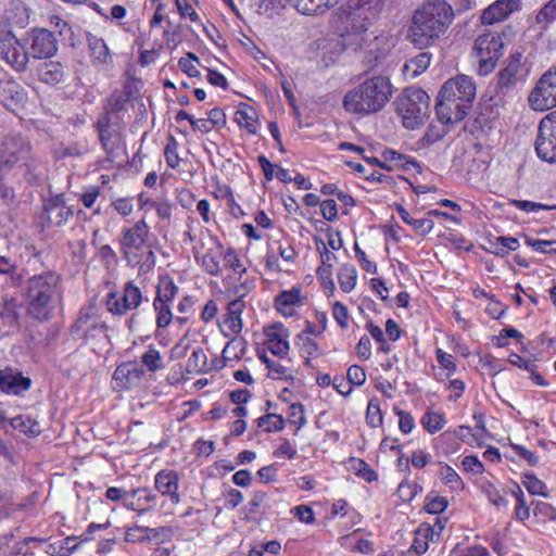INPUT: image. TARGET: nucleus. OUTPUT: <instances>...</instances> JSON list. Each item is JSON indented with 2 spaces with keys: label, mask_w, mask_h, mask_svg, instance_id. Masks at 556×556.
I'll return each instance as SVG.
<instances>
[{
  "label": "nucleus",
  "mask_w": 556,
  "mask_h": 556,
  "mask_svg": "<svg viewBox=\"0 0 556 556\" xmlns=\"http://www.w3.org/2000/svg\"><path fill=\"white\" fill-rule=\"evenodd\" d=\"M22 298L28 318L39 323L51 320L63 298L61 276L48 270L29 277L22 288Z\"/></svg>",
  "instance_id": "nucleus-1"
},
{
  "label": "nucleus",
  "mask_w": 556,
  "mask_h": 556,
  "mask_svg": "<svg viewBox=\"0 0 556 556\" xmlns=\"http://www.w3.org/2000/svg\"><path fill=\"white\" fill-rule=\"evenodd\" d=\"M454 18L452 7L443 0L429 1L417 9L408 30L410 43L418 49L433 46Z\"/></svg>",
  "instance_id": "nucleus-2"
},
{
  "label": "nucleus",
  "mask_w": 556,
  "mask_h": 556,
  "mask_svg": "<svg viewBox=\"0 0 556 556\" xmlns=\"http://www.w3.org/2000/svg\"><path fill=\"white\" fill-rule=\"evenodd\" d=\"M39 162L31 154L30 143L20 134H10L0 143V180L11 175L14 179L38 182Z\"/></svg>",
  "instance_id": "nucleus-3"
},
{
  "label": "nucleus",
  "mask_w": 556,
  "mask_h": 556,
  "mask_svg": "<svg viewBox=\"0 0 556 556\" xmlns=\"http://www.w3.org/2000/svg\"><path fill=\"white\" fill-rule=\"evenodd\" d=\"M382 0H351L340 15L337 31L345 50L357 52L363 36L370 33L369 27L379 15Z\"/></svg>",
  "instance_id": "nucleus-4"
},
{
  "label": "nucleus",
  "mask_w": 556,
  "mask_h": 556,
  "mask_svg": "<svg viewBox=\"0 0 556 556\" xmlns=\"http://www.w3.org/2000/svg\"><path fill=\"white\" fill-rule=\"evenodd\" d=\"M391 97L390 79L381 75L372 76L345 93L343 106L350 113L365 116L381 111Z\"/></svg>",
  "instance_id": "nucleus-5"
},
{
  "label": "nucleus",
  "mask_w": 556,
  "mask_h": 556,
  "mask_svg": "<svg viewBox=\"0 0 556 556\" xmlns=\"http://www.w3.org/2000/svg\"><path fill=\"white\" fill-rule=\"evenodd\" d=\"M429 100L427 92L418 87H408L396 98L395 110L405 128L415 129L422 124L429 111Z\"/></svg>",
  "instance_id": "nucleus-6"
},
{
  "label": "nucleus",
  "mask_w": 556,
  "mask_h": 556,
  "mask_svg": "<svg viewBox=\"0 0 556 556\" xmlns=\"http://www.w3.org/2000/svg\"><path fill=\"white\" fill-rule=\"evenodd\" d=\"M106 325L98 315L96 305L90 304L79 309L76 319L70 327V334L75 341L85 344L93 343L106 337Z\"/></svg>",
  "instance_id": "nucleus-7"
},
{
  "label": "nucleus",
  "mask_w": 556,
  "mask_h": 556,
  "mask_svg": "<svg viewBox=\"0 0 556 556\" xmlns=\"http://www.w3.org/2000/svg\"><path fill=\"white\" fill-rule=\"evenodd\" d=\"M503 47L502 38L496 33L482 34L476 39L473 51L478 60V73L481 76L489 75L495 68L503 54Z\"/></svg>",
  "instance_id": "nucleus-8"
},
{
  "label": "nucleus",
  "mask_w": 556,
  "mask_h": 556,
  "mask_svg": "<svg viewBox=\"0 0 556 556\" xmlns=\"http://www.w3.org/2000/svg\"><path fill=\"white\" fill-rule=\"evenodd\" d=\"M148 237L149 227L144 220H138L132 227L123 229L121 248L128 265L136 266L141 263V251Z\"/></svg>",
  "instance_id": "nucleus-9"
},
{
  "label": "nucleus",
  "mask_w": 556,
  "mask_h": 556,
  "mask_svg": "<svg viewBox=\"0 0 556 556\" xmlns=\"http://www.w3.org/2000/svg\"><path fill=\"white\" fill-rule=\"evenodd\" d=\"M528 101L533 110L540 112L556 106V67H551L541 76Z\"/></svg>",
  "instance_id": "nucleus-10"
},
{
  "label": "nucleus",
  "mask_w": 556,
  "mask_h": 556,
  "mask_svg": "<svg viewBox=\"0 0 556 556\" xmlns=\"http://www.w3.org/2000/svg\"><path fill=\"white\" fill-rule=\"evenodd\" d=\"M143 301L142 292L132 281L125 283L123 292H110L105 299L108 311L113 315H125L139 307Z\"/></svg>",
  "instance_id": "nucleus-11"
},
{
  "label": "nucleus",
  "mask_w": 556,
  "mask_h": 556,
  "mask_svg": "<svg viewBox=\"0 0 556 556\" xmlns=\"http://www.w3.org/2000/svg\"><path fill=\"white\" fill-rule=\"evenodd\" d=\"M535 150L543 161L556 163V111L541 121Z\"/></svg>",
  "instance_id": "nucleus-12"
},
{
  "label": "nucleus",
  "mask_w": 556,
  "mask_h": 556,
  "mask_svg": "<svg viewBox=\"0 0 556 556\" xmlns=\"http://www.w3.org/2000/svg\"><path fill=\"white\" fill-rule=\"evenodd\" d=\"M179 482V475L175 470H161L155 476L154 485L156 491L169 498V503L161 504V510L165 515H174V507L181 501L178 493Z\"/></svg>",
  "instance_id": "nucleus-13"
},
{
  "label": "nucleus",
  "mask_w": 556,
  "mask_h": 556,
  "mask_svg": "<svg viewBox=\"0 0 556 556\" xmlns=\"http://www.w3.org/2000/svg\"><path fill=\"white\" fill-rule=\"evenodd\" d=\"M24 41L33 59L52 58L58 51L54 34L46 28L34 29Z\"/></svg>",
  "instance_id": "nucleus-14"
},
{
  "label": "nucleus",
  "mask_w": 556,
  "mask_h": 556,
  "mask_svg": "<svg viewBox=\"0 0 556 556\" xmlns=\"http://www.w3.org/2000/svg\"><path fill=\"white\" fill-rule=\"evenodd\" d=\"M439 94L455 98V101L472 106L476 98V85L471 77L459 75L445 81Z\"/></svg>",
  "instance_id": "nucleus-15"
},
{
  "label": "nucleus",
  "mask_w": 556,
  "mask_h": 556,
  "mask_svg": "<svg viewBox=\"0 0 556 556\" xmlns=\"http://www.w3.org/2000/svg\"><path fill=\"white\" fill-rule=\"evenodd\" d=\"M472 106L455 101V98H446L439 94L435 112L439 121L446 124H454L463 121Z\"/></svg>",
  "instance_id": "nucleus-16"
},
{
  "label": "nucleus",
  "mask_w": 556,
  "mask_h": 556,
  "mask_svg": "<svg viewBox=\"0 0 556 556\" xmlns=\"http://www.w3.org/2000/svg\"><path fill=\"white\" fill-rule=\"evenodd\" d=\"M521 59V53L510 55L504 68L498 72L495 86L497 94L506 96L520 80Z\"/></svg>",
  "instance_id": "nucleus-17"
},
{
  "label": "nucleus",
  "mask_w": 556,
  "mask_h": 556,
  "mask_svg": "<svg viewBox=\"0 0 556 556\" xmlns=\"http://www.w3.org/2000/svg\"><path fill=\"white\" fill-rule=\"evenodd\" d=\"M25 42L22 43L17 38L8 42L5 46H0L1 59L16 72L23 73L27 70L29 59L28 47L25 48Z\"/></svg>",
  "instance_id": "nucleus-18"
},
{
  "label": "nucleus",
  "mask_w": 556,
  "mask_h": 556,
  "mask_svg": "<svg viewBox=\"0 0 556 556\" xmlns=\"http://www.w3.org/2000/svg\"><path fill=\"white\" fill-rule=\"evenodd\" d=\"M97 128L103 150L109 155H113L119 149L122 142L117 125L112 124L109 115L105 114L98 119Z\"/></svg>",
  "instance_id": "nucleus-19"
},
{
  "label": "nucleus",
  "mask_w": 556,
  "mask_h": 556,
  "mask_svg": "<svg viewBox=\"0 0 556 556\" xmlns=\"http://www.w3.org/2000/svg\"><path fill=\"white\" fill-rule=\"evenodd\" d=\"M144 370L139 365L127 362L118 365L113 374L116 386L121 389H131L140 384Z\"/></svg>",
  "instance_id": "nucleus-20"
},
{
  "label": "nucleus",
  "mask_w": 556,
  "mask_h": 556,
  "mask_svg": "<svg viewBox=\"0 0 556 556\" xmlns=\"http://www.w3.org/2000/svg\"><path fill=\"white\" fill-rule=\"evenodd\" d=\"M365 40L359 42L358 51L365 53V62L369 65L381 59L388 51L387 37L384 35H377L370 31L363 36Z\"/></svg>",
  "instance_id": "nucleus-21"
},
{
  "label": "nucleus",
  "mask_w": 556,
  "mask_h": 556,
  "mask_svg": "<svg viewBox=\"0 0 556 556\" xmlns=\"http://www.w3.org/2000/svg\"><path fill=\"white\" fill-rule=\"evenodd\" d=\"M30 384V379L24 377L18 369L7 367L0 370V389L5 393L18 395L28 390Z\"/></svg>",
  "instance_id": "nucleus-22"
},
{
  "label": "nucleus",
  "mask_w": 556,
  "mask_h": 556,
  "mask_svg": "<svg viewBox=\"0 0 556 556\" xmlns=\"http://www.w3.org/2000/svg\"><path fill=\"white\" fill-rule=\"evenodd\" d=\"M26 100L25 89L15 80H0V102L8 109L22 104Z\"/></svg>",
  "instance_id": "nucleus-23"
},
{
  "label": "nucleus",
  "mask_w": 556,
  "mask_h": 556,
  "mask_svg": "<svg viewBox=\"0 0 556 556\" xmlns=\"http://www.w3.org/2000/svg\"><path fill=\"white\" fill-rule=\"evenodd\" d=\"M244 302L241 299H236L228 304L226 318L224 320L227 331H224L225 337L236 336L241 332L243 324L241 314L244 309Z\"/></svg>",
  "instance_id": "nucleus-24"
},
{
  "label": "nucleus",
  "mask_w": 556,
  "mask_h": 556,
  "mask_svg": "<svg viewBox=\"0 0 556 556\" xmlns=\"http://www.w3.org/2000/svg\"><path fill=\"white\" fill-rule=\"evenodd\" d=\"M519 0H497L483 11L482 21L493 24L518 9Z\"/></svg>",
  "instance_id": "nucleus-25"
},
{
  "label": "nucleus",
  "mask_w": 556,
  "mask_h": 556,
  "mask_svg": "<svg viewBox=\"0 0 556 556\" xmlns=\"http://www.w3.org/2000/svg\"><path fill=\"white\" fill-rule=\"evenodd\" d=\"M16 17L13 10H7L3 15H0V46H5L16 38L13 33V27H25L27 21L25 17Z\"/></svg>",
  "instance_id": "nucleus-26"
},
{
  "label": "nucleus",
  "mask_w": 556,
  "mask_h": 556,
  "mask_svg": "<svg viewBox=\"0 0 556 556\" xmlns=\"http://www.w3.org/2000/svg\"><path fill=\"white\" fill-rule=\"evenodd\" d=\"M45 215L48 226H62L73 215V212L60 200H50L45 205Z\"/></svg>",
  "instance_id": "nucleus-27"
},
{
  "label": "nucleus",
  "mask_w": 556,
  "mask_h": 556,
  "mask_svg": "<svg viewBox=\"0 0 556 556\" xmlns=\"http://www.w3.org/2000/svg\"><path fill=\"white\" fill-rule=\"evenodd\" d=\"M340 0H295V9L303 15H323Z\"/></svg>",
  "instance_id": "nucleus-28"
},
{
  "label": "nucleus",
  "mask_w": 556,
  "mask_h": 556,
  "mask_svg": "<svg viewBox=\"0 0 556 556\" xmlns=\"http://www.w3.org/2000/svg\"><path fill=\"white\" fill-rule=\"evenodd\" d=\"M38 76L41 81L48 85H58L65 78V70L61 62H45L38 68Z\"/></svg>",
  "instance_id": "nucleus-29"
},
{
  "label": "nucleus",
  "mask_w": 556,
  "mask_h": 556,
  "mask_svg": "<svg viewBox=\"0 0 556 556\" xmlns=\"http://www.w3.org/2000/svg\"><path fill=\"white\" fill-rule=\"evenodd\" d=\"M88 47L90 51V55L93 59V62L100 65L109 64L111 62L110 50L105 43V41L96 36L89 34L87 36Z\"/></svg>",
  "instance_id": "nucleus-30"
},
{
  "label": "nucleus",
  "mask_w": 556,
  "mask_h": 556,
  "mask_svg": "<svg viewBox=\"0 0 556 556\" xmlns=\"http://www.w3.org/2000/svg\"><path fill=\"white\" fill-rule=\"evenodd\" d=\"M300 303V290L282 291L275 299L276 308L285 316L293 315V306Z\"/></svg>",
  "instance_id": "nucleus-31"
},
{
  "label": "nucleus",
  "mask_w": 556,
  "mask_h": 556,
  "mask_svg": "<svg viewBox=\"0 0 556 556\" xmlns=\"http://www.w3.org/2000/svg\"><path fill=\"white\" fill-rule=\"evenodd\" d=\"M397 213L401 219L412 226V228L419 235H428L432 231L434 223L430 218H414L409 216V213L402 206L399 205Z\"/></svg>",
  "instance_id": "nucleus-32"
},
{
  "label": "nucleus",
  "mask_w": 556,
  "mask_h": 556,
  "mask_svg": "<svg viewBox=\"0 0 556 556\" xmlns=\"http://www.w3.org/2000/svg\"><path fill=\"white\" fill-rule=\"evenodd\" d=\"M235 121L241 128H245L250 134H256L255 112L251 106L243 104L236 112Z\"/></svg>",
  "instance_id": "nucleus-33"
},
{
  "label": "nucleus",
  "mask_w": 556,
  "mask_h": 556,
  "mask_svg": "<svg viewBox=\"0 0 556 556\" xmlns=\"http://www.w3.org/2000/svg\"><path fill=\"white\" fill-rule=\"evenodd\" d=\"M357 271L352 265H342L338 273V280L343 292H351L356 286Z\"/></svg>",
  "instance_id": "nucleus-34"
},
{
  "label": "nucleus",
  "mask_w": 556,
  "mask_h": 556,
  "mask_svg": "<svg viewBox=\"0 0 556 556\" xmlns=\"http://www.w3.org/2000/svg\"><path fill=\"white\" fill-rule=\"evenodd\" d=\"M248 342L243 338H232L223 350L224 359H241L245 353Z\"/></svg>",
  "instance_id": "nucleus-35"
},
{
  "label": "nucleus",
  "mask_w": 556,
  "mask_h": 556,
  "mask_svg": "<svg viewBox=\"0 0 556 556\" xmlns=\"http://www.w3.org/2000/svg\"><path fill=\"white\" fill-rule=\"evenodd\" d=\"M207 365V357L201 348H197L189 356L186 370L188 374H200L205 370Z\"/></svg>",
  "instance_id": "nucleus-36"
},
{
  "label": "nucleus",
  "mask_w": 556,
  "mask_h": 556,
  "mask_svg": "<svg viewBox=\"0 0 556 556\" xmlns=\"http://www.w3.org/2000/svg\"><path fill=\"white\" fill-rule=\"evenodd\" d=\"M554 21H556V0H549L538 12L535 22L540 25L541 30H545Z\"/></svg>",
  "instance_id": "nucleus-37"
},
{
  "label": "nucleus",
  "mask_w": 556,
  "mask_h": 556,
  "mask_svg": "<svg viewBox=\"0 0 556 556\" xmlns=\"http://www.w3.org/2000/svg\"><path fill=\"white\" fill-rule=\"evenodd\" d=\"M11 425L14 429L20 430L28 437H36L41 432L38 421L33 420L29 417H15L11 420Z\"/></svg>",
  "instance_id": "nucleus-38"
},
{
  "label": "nucleus",
  "mask_w": 556,
  "mask_h": 556,
  "mask_svg": "<svg viewBox=\"0 0 556 556\" xmlns=\"http://www.w3.org/2000/svg\"><path fill=\"white\" fill-rule=\"evenodd\" d=\"M258 357L262 361V363L265 364L266 367L268 368V370H269L268 377H270L273 379H288V378H292L289 369L286 366L277 363V362L271 361L265 354V352L260 353Z\"/></svg>",
  "instance_id": "nucleus-39"
},
{
  "label": "nucleus",
  "mask_w": 556,
  "mask_h": 556,
  "mask_svg": "<svg viewBox=\"0 0 556 556\" xmlns=\"http://www.w3.org/2000/svg\"><path fill=\"white\" fill-rule=\"evenodd\" d=\"M178 291L173 280H162L157 287L154 302L169 304Z\"/></svg>",
  "instance_id": "nucleus-40"
},
{
  "label": "nucleus",
  "mask_w": 556,
  "mask_h": 556,
  "mask_svg": "<svg viewBox=\"0 0 556 556\" xmlns=\"http://www.w3.org/2000/svg\"><path fill=\"white\" fill-rule=\"evenodd\" d=\"M421 424L427 431L430 433H435L445 425V418L442 414L428 412L421 418Z\"/></svg>",
  "instance_id": "nucleus-41"
},
{
  "label": "nucleus",
  "mask_w": 556,
  "mask_h": 556,
  "mask_svg": "<svg viewBox=\"0 0 556 556\" xmlns=\"http://www.w3.org/2000/svg\"><path fill=\"white\" fill-rule=\"evenodd\" d=\"M258 427H265V431H281L285 428V419L281 415L267 414L257 419Z\"/></svg>",
  "instance_id": "nucleus-42"
},
{
  "label": "nucleus",
  "mask_w": 556,
  "mask_h": 556,
  "mask_svg": "<svg viewBox=\"0 0 556 556\" xmlns=\"http://www.w3.org/2000/svg\"><path fill=\"white\" fill-rule=\"evenodd\" d=\"M141 362L150 371L153 372L164 367L160 352L151 346L141 356Z\"/></svg>",
  "instance_id": "nucleus-43"
},
{
  "label": "nucleus",
  "mask_w": 556,
  "mask_h": 556,
  "mask_svg": "<svg viewBox=\"0 0 556 556\" xmlns=\"http://www.w3.org/2000/svg\"><path fill=\"white\" fill-rule=\"evenodd\" d=\"M494 251L493 253L496 255H506L509 251H515L519 247V241L513 237H498L496 238V242L493 243Z\"/></svg>",
  "instance_id": "nucleus-44"
},
{
  "label": "nucleus",
  "mask_w": 556,
  "mask_h": 556,
  "mask_svg": "<svg viewBox=\"0 0 556 556\" xmlns=\"http://www.w3.org/2000/svg\"><path fill=\"white\" fill-rule=\"evenodd\" d=\"M153 307L154 311L156 312L157 328L167 327L173 319V313L170 311L169 304L157 303L153 301Z\"/></svg>",
  "instance_id": "nucleus-45"
},
{
  "label": "nucleus",
  "mask_w": 556,
  "mask_h": 556,
  "mask_svg": "<svg viewBox=\"0 0 556 556\" xmlns=\"http://www.w3.org/2000/svg\"><path fill=\"white\" fill-rule=\"evenodd\" d=\"M523 484L530 494L547 496L546 485L534 475L526 473Z\"/></svg>",
  "instance_id": "nucleus-46"
},
{
  "label": "nucleus",
  "mask_w": 556,
  "mask_h": 556,
  "mask_svg": "<svg viewBox=\"0 0 556 556\" xmlns=\"http://www.w3.org/2000/svg\"><path fill=\"white\" fill-rule=\"evenodd\" d=\"M526 243L532 247L534 250L545 254H556V241L540 240L530 237H526Z\"/></svg>",
  "instance_id": "nucleus-47"
},
{
  "label": "nucleus",
  "mask_w": 556,
  "mask_h": 556,
  "mask_svg": "<svg viewBox=\"0 0 556 556\" xmlns=\"http://www.w3.org/2000/svg\"><path fill=\"white\" fill-rule=\"evenodd\" d=\"M290 424L296 426L295 431L300 430L305 424L304 406L301 403H293L289 407Z\"/></svg>",
  "instance_id": "nucleus-48"
},
{
  "label": "nucleus",
  "mask_w": 556,
  "mask_h": 556,
  "mask_svg": "<svg viewBox=\"0 0 556 556\" xmlns=\"http://www.w3.org/2000/svg\"><path fill=\"white\" fill-rule=\"evenodd\" d=\"M352 462L354 463V469L357 471V475L367 482H372L378 479L377 472L372 470L365 460L352 459Z\"/></svg>",
  "instance_id": "nucleus-49"
},
{
  "label": "nucleus",
  "mask_w": 556,
  "mask_h": 556,
  "mask_svg": "<svg viewBox=\"0 0 556 556\" xmlns=\"http://www.w3.org/2000/svg\"><path fill=\"white\" fill-rule=\"evenodd\" d=\"M384 157L389 162H393L395 166L403 167L405 169H408V165H412L414 167L418 166V163L415 160H407L405 155L394 151L389 150L384 153Z\"/></svg>",
  "instance_id": "nucleus-50"
},
{
  "label": "nucleus",
  "mask_w": 556,
  "mask_h": 556,
  "mask_svg": "<svg viewBox=\"0 0 556 556\" xmlns=\"http://www.w3.org/2000/svg\"><path fill=\"white\" fill-rule=\"evenodd\" d=\"M366 419L370 427H379L382 425V414L378 403L370 401L367 406Z\"/></svg>",
  "instance_id": "nucleus-51"
},
{
  "label": "nucleus",
  "mask_w": 556,
  "mask_h": 556,
  "mask_svg": "<svg viewBox=\"0 0 556 556\" xmlns=\"http://www.w3.org/2000/svg\"><path fill=\"white\" fill-rule=\"evenodd\" d=\"M447 505H448V501L443 496H438V495H435L433 497L427 496V504H426L425 508L429 514L437 515V514L444 511L446 509Z\"/></svg>",
  "instance_id": "nucleus-52"
},
{
  "label": "nucleus",
  "mask_w": 556,
  "mask_h": 556,
  "mask_svg": "<svg viewBox=\"0 0 556 556\" xmlns=\"http://www.w3.org/2000/svg\"><path fill=\"white\" fill-rule=\"evenodd\" d=\"M224 263L226 266L230 267L236 274L240 276L245 273V267L240 262V258L235 250L229 249L224 254Z\"/></svg>",
  "instance_id": "nucleus-53"
},
{
  "label": "nucleus",
  "mask_w": 556,
  "mask_h": 556,
  "mask_svg": "<svg viewBox=\"0 0 556 556\" xmlns=\"http://www.w3.org/2000/svg\"><path fill=\"white\" fill-rule=\"evenodd\" d=\"M346 378L352 386L361 387L366 381V372L363 367L352 365L348 369Z\"/></svg>",
  "instance_id": "nucleus-54"
},
{
  "label": "nucleus",
  "mask_w": 556,
  "mask_h": 556,
  "mask_svg": "<svg viewBox=\"0 0 556 556\" xmlns=\"http://www.w3.org/2000/svg\"><path fill=\"white\" fill-rule=\"evenodd\" d=\"M201 265L210 275L218 276L220 274V264L218 257L211 253H206L202 256Z\"/></svg>",
  "instance_id": "nucleus-55"
},
{
  "label": "nucleus",
  "mask_w": 556,
  "mask_h": 556,
  "mask_svg": "<svg viewBox=\"0 0 556 556\" xmlns=\"http://www.w3.org/2000/svg\"><path fill=\"white\" fill-rule=\"evenodd\" d=\"M441 476L445 484L452 489H457L462 485V479L458 473L450 466L442 467Z\"/></svg>",
  "instance_id": "nucleus-56"
},
{
  "label": "nucleus",
  "mask_w": 556,
  "mask_h": 556,
  "mask_svg": "<svg viewBox=\"0 0 556 556\" xmlns=\"http://www.w3.org/2000/svg\"><path fill=\"white\" fill-rule=\"evenodd\" d=\"M431 54L429 52H421L409 61L412 66H415L414 75H418L426 71L430 65Z\"/></svg>",
  "instance_id": "nucleus-57"
},
{
  "label": "nucleus",
  "mask_w": 556,
  "mask_h": 556,
  "mask_svg": "<svg viewBox=\"0 0 556 556\" xmlns=\"http://www.w3.org/2000/svg\"><path fill=\"white\" fill-rule=\"evenodd\" d=\"M267 349L270 351V353H273L274 355L280 357V358H283L285 356H287L288 352H289V349H290V345H289V342L286 339H282V340H270V343H267Z\"/></svg>",
  "instance_id": "nucleus-58"
},
{
  "label": "nucleus",
  "mask_w": 556,
  "mask_h": 556,
  "mask_svg": "<svg viewBox=\"0 0 556 556\" xmlns=\"http://www.w3.org/2000/svg\"><path fill=\"white\" fill-rule=\"evenodd\" d=\"M264 334L267 338L266 344L270 343V340H282L288 338V331L282 328L281 325H271L264 328Z\"/></svg>",
  "instance_id": "nucleus-59"
},
{
  "label": "nucleus",
  "mask_w": 556,
  "mask_h": 556,
  "mask_svg": "<svg viewBox=\"0 0 556 556\" xmlns=\"http://www.w3.org/2000/svg\"><path fill=\"white\" fill-rule=\"evenodd\" d=\"M332 313L341 328H346L349 326L348 308L341 302L333 303Z\"/></svg>",
  "instance_id": "nucleus-60"
},
{
  "label": "nucleus",
  "mask_w": 556,
  "mask_h": 556,
  "mask_svg": "<svg viewBox=\"0 0 556 556\" xmlns=\"http://www.w3.org/2000/svg\"><path fill=\"white\" fill-rule=\"evenodd\" d=\"M299 340L301 341L300 351L303 356L318 355V345L314 340L308 337H304L303 334L299 336Z\"/></svg>",
  "instance_id": "nucleus-61"
},
{
  "label": "nucleus",
  "mask_w": 556,
  "mask_h": 556,
  "mask_svg": "<svg viewBox=\"0 0 556 556\" xmlns=\"http://www.w3.org/2000/svg\"><path fill=\"white\" fill-rule=\"evenodd\" d=\"M89 150L88 143L83 140L75 143H70L64 148L63 155L65 156H81Z\"/></svg>",
  "instance_id": "nucleus-62"
},
{
  "label": "nucleus",
  "mask_w": 556,
  "mask_h": 556,
  "mask_svg": "<svg viewBox=\"0 0 556 556\" xmlns=\"http://www.w3.org/2000/svg\"><path fill=\"white\" fill-rule=\"evenodd\" d=\"M320 212L325 219L333 222L338 217V210L334 200H325L320 203Z\"/></svg>",
  "instance_id": "nucleus-63"
},
{
  "label": "nucleus",
  "mask_w": 556,
  "mask_h": 556,
  "mask_svg": "<svg viewBox=\"0 0 556 556\" xmlns=\"http://www.w3.org/2000/svg\"><path fill=\"white\" fill-rule=\"evenodd\" d=\"M535 516H543L548 520H556V508L545 502H538L533 509Z\"/></svg>",
  "instance_id": "nucleus-64"
}]
</instances>
